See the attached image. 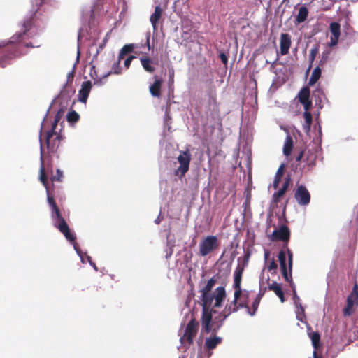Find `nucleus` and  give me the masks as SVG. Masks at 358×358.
Wrapping results in <instances>:
<instances>
[{"mask_svg":"<svg viewBox=\"0 0 358 358\" xmlns=\"http://www.w3.org/2000/svg\"><path fill=\"white\" fill-rule=\"evenodd\" d=\"M34 16L31 15L24 20L22 24V31L14 34L9 41L0 42V67L4 68L10 64L11 61L20 57L23 53L21 45L26 48H39L41 44H34L28 42L27 39L32 38L35 33L34 27Z\"/></svg>","mask_w":358,"mask_h":358,"instance_id":"f257e3e1","label":"nucleus"},{"mask_svg":"<svg viewBox=\"0 0 358 358\" xmlns=\"http://www.w3.org/2000/svg\"><path fill=\"white\" fill-rule=\"evenodd\" d=\"M39 179L43 185L45 187L47 192V200L48 205L51 209V217L54 221V225L58 230L65 236V238L69 241L70 242L73 243L74 248L76 250L78 253H79L78 250L77 248V243L76 242V235L72 233L69 229V225L66 222L62 216L61 211L58 208L54 196H59V190L58 188L55 187L54 184H52V187L50 188L48 185V176L45 173L43 159V157H41V167L39 171Z\"/></svg>","mask_w":358,"mask_h":358,"instance_id":"f03ea898","label":"nucleus"},{"mask_svg":"<svg viewBox=\"0 0 358 358\" xmlns=\"http://www.w3.org/2000/svg\"><path fill=\"white\" fill-rule=\"evenodd\" d=\"M216 282L217 280L215 277L211 278L200 291L201 293L202 303H212L213 300H215L213 308L221 307L227 297L226 290L224 287H217L213 294H210L212 288L214 287Z\"/></svg>","mask_w":358,"mask_h":358,"instance_id":"7ed1b4c3","label":"nucleus"},{"mask_svg":"<svg viewBox=\"0 0 358 358\" xmlns=\"http://www.w3.org/2000/svg\"><path fill=\"white\" fill-rule=\"evenodd\" d=\"M199 324L194 317H192L187 323L185 333L180 338V342L183 345H191L193 344L194 338L198 333Z\"/></svg>","mask_w":358,"mask_h":358,"instance_id":"20e7f679","label":"nucleus"},{"mask_svg":"<svg viewBox=\"0 0 358 358\" xmlns=\"http://www.w3.org/2000/svg\"><path fill=\"white\" fill-rule=\"evenodd\" d=\"M212 303H202V315L201 318L202 329L208 334L213 331V317L212 314L216 311L210 308Z\"/></svg>","mask_w":358,"mask_h":358,"instance_id":"39448f33","label":"nucleus"},{"mask_svg":"<svg viewBox=\"0 0 358 358\" xmlns=\"http://www.w3.org/2000/svg\"><path fill=\"white\" fill-rule=\"evenodd\" d=\"M44 133L45 144L49 152H55L60 145L61 141L63 139L62 135L60 131L57 130H48L44 131Z\"/></svg>","mask_w":358,"mask_h":358,"instance_id":"423d86ee","label":"nucleus"},{"mask_svg":"<svg viewBox=\"0 0 358 358\" xmlns=\"http://www.w3.org/2000/svg\"><path fill=\"white\" fill-rule=\"evenodd\" d=\"M219 241L215 236H207L199 243V253L206 257L219 247Z\"/></svg>","mask_w":358,"mask_h":358,"instance_id":"0eeeda50","label":"nucleus"},{"mask_svg":"<svg viewBox=\"0 0 358 358\" xmlns=\"http://www.w3.org/2000/svg\"><path fill=\"white\" fill-rule=\"evenodd\" d=\"M177 159L180 166L175 170V175L182 178L189 170L191 162V154L188 150L180 151Z\"/></svg>","mask_w":358,"mask_h":358,"instance_id":"6e6552de","label":"nucleus"},{"mask_svg":"<svg viewBox=\"0 0 358 358\" xmlns=\"http://www.w3.org/2000/svg\"><path fill=\"white\" fill-rule=\"evenodd\" d=\"M357 306H358V285L355 284L347 298V305L343 310V315H351L353 313V307Z\"/></svg>","mask_w":358,"mask_h":358,"instance_id":"1a4fd4ad","label":"nucleus"},{"mask_svg":"<svg viewBox=\"0 0 358 358\" xmlns=\"http://www.w3.org/2000/svg\"><path fill=\"white\" fill-rule=\"evenodd\" d=\"M208 107V110L210 111V115H212L213 118H215L219 116L220 108L217 101V94L215 87H211L209 90Z\"/></svg>","mask_w":358,"mask_h":358,"instance_id":"9d476101","label":"nucleus"},{"mask_svg":"<svg viewBox=\"0 0 358 358\" xmlns=\"http://www.w3.org/2000/svg\"><path fill=\"white\" fill-rule=\"evenodd\" d=\"M234 300L231 301V303L229 305H226L224 310H222L224 313V319H226L232 313L237 312L240 308H243V307H248V303L246 301H241L238 302V300L240 299L241 297H237L236 299L234 294Z\"/></svg>","mask_w":358,"mask_h":358,"instance_id":"9b49d317","label":"nucleus"},{"mask_svg":"<svg viewBox=\"0 0 358 358\" xmlns=\"http://www.w3.org/2000/svg\"><path fill=\"white\" fill-rule=\"evenodd\" d=\"M290 238V231L287 226L282 225L273 231L271 240L273 241H282L287 245Z\"/></svg>","mask_w":358,"mask_h":358,"instance_id":"f8f14e48","label":"nucleus"},{"mask_svg":"<svg viewBox=\"0 0 358 358\" xmlns=\"http://www.w3.org/2000/svg\"><path fill=\"white\" fill-rule=\"evenodd\" d=\"M294 197L300 206H307L310 201V194L306 187L302 185L296 188Z\"/></svg>","mask_w":358,"mask_h":358,"instance_id":"ddd939ff","label":"nucleus"},{"mask_svg":"<svg viewBox=\"0 0 358 358\" xmlns=\"http://www.w3.org/2000/svg\"><path fill=\"white\" fill-rule=\"evenodd\" d=\"M244 268L243 266L238 264L237 267L236 268V270L234 271V284L233 287L235 289L234 291V295L236 296V298L241 297L242 294V289H241V280H242V275L243 273Z\"/></svg>","mask_w":358,"mask_h":358,"instance_id":"4468645a","label":"nucleus"},{"mask_svg":"<svg viewBox=\"0 0 358 358\" xmlns=\"http://www.w3.org/2000/svg\"><path fill=\"white\" fill-rule=\"evenodd\" d=\"M299 101L303 106L305 110H309L312 106L310 100V89L308 87H303L298 94Z\"/></svg>","mask_w":358,"mask_h":358,"instance_id":"2eb2a0df","label":"nucleus"},{"mask_svg":"<svg viewBox=\"0 0 358 358\" xmlns=\"http://www.w3.org/2000/svg\"><path fill=\"white\" fill-rule=\"evenodd\" d=\"M329 29L332 34L330 38L329 46L333 47L337 45L341 36V25L338 22H331L329 25Z\"/></svg>","mask_w":358,"mask_h":358,"instance_id":"dca6fc26","label":"nucleus"},{"mask_svg":"<svg viewBox=\"0 0 358 358\" xmlns=\"http://www.w3.org/2000/svg\"><path fill=\"white\" fill-rule=\"evenodd\" d=\"M292 44L291 36L289 34H281L280 38V51L282 55H286L289 53V50Z\"/></svg>","mask_w":358,"mask_h":358,"instance_id":"f3484780","label":"nucleus"},{"mask_svg":"<svg viewBox=\"0 0 358 358\" xmlns=\"http://www.w3.org/2000/svg\"><path fill=\"white\" fill-rule=\"evenodd\" d=\"M92 89L91 81H85L82 83L81 88L78 92V100L82 103H86Z\"/></svg>","mask_w":358,"mask_h":358,"instance_id":"a211bd4d","label":"nucleus"},{"mask_svg":"<svg viewBox=\"0 0 358 358\" xmlns=\"http://www.w3.org/2000/svg\"><path fill=\"white\" fill-rule=\"evenodd\" d=\"M266 290V287L264 288V291H260L259 294L256 296L255 300L253 301L252 303V307L250 308L249 304L248 303V307H243V308H245L247 310V313L253 316L255 315L259 305L260 303L261 299L263 297V296L265 294V291Z\"/></svg>","mask_w":358,"mask_h":358,"instance_id":"6ab92c4d","label":"nucleus"},{"mask_svg":"<svg viewBox=\"0 0 358 358\" xmlns=\"http://www.w3.org/2000/svg\"><path fill=\"white\" fill-rule=\"evenodd\" d=\"M141 64L143 68V69L150 73H153L155 71V66L152 65L153 64H157L158 61L154 62L150 57L148 56H142L140 57Z\"/></svg>","mask_w":358,"mask_h":358,"instance_id":"aec40b11","label":"nucleus"},{"mask_svg":"<svg viewBox=\"0 0 358 358\" xmlns=\"http://www.w3.org/2000/svg\"><path fill=\"white\" fill-rule=\"evenodd\" d=\"M221 343L222 338L214 336L213 337L206 338L204 347L206 350L210 351L215 349Z\"/></svg>","mask_w":358,"mask_h":358,"instance_id":"412c9836","label":"nucleus"},{"mask_svg":"<svg viewBox=\"0 0 358 358\" xmlns=\"http://www.w3.org/2000/svg\"><path fill=\"white\" fill-rule=\"evenodd\" d=\"M163 10L159 6H157L155 8L154 13L151 15L150 17V21L153 27V29L155 30L157 27V24L162 16Z\"/></svg>","mask_w":358,"mask_h":358,"instance_id":"4be33fe9","label":"nucleus"},{"mask_svg":"<svg viewBox=\"0 0 358 358\" xmlns=\"http://www.w3.org/2000/svg\"><path fill=\"white\" fill-rule=\"evenodd\" d=\"M268 289L271 291L274 292L275 294L279 297L282 303H284L285 301L284 292L282 289L280 284L277 283L276 282L268 283Z\"/></svg>","mask_w":358,"mask_h":358,"instance_id":"5701e85b","label":"nucleus"},{"mask_svg":"<svg viewBox=\"0 0 358 358\" xmlns=\"http://www.w3.org/2000/svg\"><path fill=\"white\" fill-rule=\"evenodd\" d=\"M155 82L150 86V92L152 96L155 97H159L161 95V87L162 84V79H157V76H155Z\"/></svg>","mask_w":358,"mask_h":358,"instance_id":"b1692460","label":"nucleus"},{"mask_svg":"<svg viewBox=\"0 0 358 358\" xmlns=\"http://www.w3.org/2000/svg\"><path fill=\"white\" fill-rule=\"evenodd\" d=\"M308 10L306 6H301L299 9L298 15L296 17L295 24H301L305 22L308 16Z\"/></svg>","mask_w":358,"mask_h":358,"instance_id":"393cba45","label":"nucleus"},{"mask_svg":"<svg viewBox=\"0 0 358 358\" xmlns=\"http://www.w3.org/2000/svg\"><path fill=\"white\" fill-rule=\"evenodd\" d=\"M293 147H294L293 139L290 135H287L286 136L284 147H283V154L287 157L289 156L293 150Z\"/></svg>","mask_w":358,"mask_h":358,"instance_id":"a878e982","label":"nucleus"},{"mask_svg":"<svg viewBox=\"0 0 358 358\" xmlns=\"http://www.w3.org/2000/svg\"><path fill=\"white\" fill-rule=\"evenodd\" d=\"M293 294V301H294V304L295 305V306L298 308V311L296 313L297 314V318L300 320V321H302V319L299 317V315L301 313L302 315L304 314V308H303L301 302H300V298L299 297V296L297 295L296 294V291H294V292L292 293Z\"/></svg>","mask_w":358,"mask_h":358,"instance_id":"bb28decb","label":"nucleus"},{"mask_svg":"<svg viewBox=\"0 0 358 358\" xmlns=\"http://www.w3.org/2000/svg\"><path fill=\"white\" fill-rule=\"evenodd\" d=\"M285 171V164H282L278 169L277 172L275 176V178L273 180V187L275 189H277L279 186V184L280 182L281 178L282 175L284 174Z\"/></svg>","mask_w":358,"mask_h":358,"instance_id":"cd10ccee","label":"nucleus"},{"mask_svg":"<svg viewBox=\"0 0 358 358\" xmlns=\"http://www.w3.org/2000/svg\"><path fill=\"white\" fill-rule=\"evenodd\" d=\"M321 73L322 71L320 67L319 66L315 67L312 72V75L308 81V85L312 86L314 84H315L317 81L320 79Z\"/></svg>","mask_w":358,"mask_h":358,"instance_id":"c85d7f7f","label":"nucleus"},{"mask_svg":"<svg viewBox=\"0 0 358 358\" xmlns=\"http://www.w3.org/2000/svg\"><path fill=\"white\" fill-rule=\"evenodd\" d=\"M134 44L124 45L120 50V52L118 55L119 60H122L125 57V55L131 53L134 51Z\"/></svg>","mask_w":358,"mask_h":358,"instance_id":"c756f323","label":"nucleus"},{"mask_svg":"<svg viewBox=\"0 0 358 358\" xmlns=\"http://www.w3.org/2000/svg\"><path fill=\"white\" fill-rule=\"evenodd\" d=\"M224 313L222 311L217 316L213 319V331H217L222 325L223 322L226 320L223 318Z\"/></svg>","mask_w":358,"mask_h":358,"instance_id":"7c9ffc66","label":"nucleus"},{"mask_svg":"<svg viewBox=\"0 0 358 358\" xmlns=\"http://www.w3.org/2000/svg\"><path fill=\"white\" fill-rule=\"evenodd\" d=\"M319 51H320L319 43L315 44L313 45V47L311 48V50H310V53H309L310 64H309L308 69H310L312 67L313 62L315 61V57H316L317 55L318 54Z\"/></svg>","mask_w":358,"mask_h":358,"instance_id":"2f4dec72","label":"nucleus"},{"mask_svg":"<svg viewBox=\"0 0 358 358\" xmlns=\"http://www.w3.org/2000/svg\"><path fill=\"white\" fill-rule=\"evenodd\" d=\"M313 348L317 350L320 346V334L319 332H308Z\"/></svg>","mask_w":358,"mask_h":358,"instance_id":"473e14b6","label":"nucleus"},{"mask_svg":"<svg viewBox=\"0 0 358 358\" xmlns=\"http://www.w3.org/2000/svg\"><path fill=\"white\" fill-rule=\"evenodd\" d=\"M303 117L305 119V123L303 124V129L306 131H309L313 121L312 115L308 110H305L303 113Z\"/></svg>","mask_w":358,"mask_h":358,"instance_id":"72a5a7b5","label":"nucleus"},{"mask_svg":"<svg viewBox=\"0 0 358 358\" xmlns=\"http://www.w3.org/2000/svg\"><path fill=\"white\" fill-rule=\"evenodd\" d=\"M63 113H64V110L62 109H59L57 112V113L55 116L54 121L52 122L50 124V129L49 130L56 131L57 125H58V122L60 121V120L63 115Z\"/></svg>","mask_w":358,"mask_h":358,"instance_id":"f704fd0d","label":"nucleus"},{"mask_svg":"<svg viewBox=\"0 0 358 358\" xmlns=\"http://www.w3.org/2000/svg\"><path fill=\"white\" fill-rule=\"evenodd\" d=\"M67 121L70 123H76L80 119L79 114L75 110H71L66 115Z\"/></svg>","mask_w":358,"mask_h":358,"instance_id":"c9c22d12","label":"nucleus"},{"mask_svg":"<svg viewBox=\"0 0 358 358\" xmlns=\"http://www.w3.org/2000/svg\"><path fill=\"white\" fill-rule=\"evenodd\" d=\"M120 61L121 60H119L118 58L117 60L112 66V71L108 72L106 75L103 76V78H106L112 72L115 74H120L121 73Z\"/></svg>","mask_w":358,"mask_h":358,"instance_id":"e433bc0d","label":"nucleus"},{"mask_svg":"<svg viewBox=\"0 0 358 358\" xmlns=\"http://www.w3.org/2000/svg\"><path fill=\"white\" fill-rule=\"evenodd\" d=\"M280 271H281L282 275L285 281H291L292 280V270L290 271L289 269V271H288L287 267L286 266V267H281Z\"/></svg>","mask_w":358,"mask_h":358,"instance_id":"4c0bfd02","label":"nucleus"},{"mask_svg":"<svg viewBox=\"0 0 358 358\" xmlns=\"http://www.w3.org/2000/svg\"><path fill=\"white\" fill-rule=\"evenodd\" d=\"M278 257L280 262V267H286V252L284 250H281L279 252Z\"/></svg>","mask_w":358,"mask_h":358,"instance_id":"58836bf2","label":"nucleus"},{"mask_svg":"<svg viewBox=\"0 0 358 358\" xmlns=\"http://www.w3.org/2000/svg\"><path fill=\"white\" fill-rule=\"evenodd\" d=\"M64 177L63 172L60 169H57L56 173L51 177V180L54 182H62Z\"/></svg>","mask_w":358,"mask_h":358,"instance_id":"ea45409f","label":"nucleus"},{"mask_svg":"<svg viewBox=\"0 0 358 358\" xmlns=\"http://www.w3.org/2000/svg\"><path fill=\"white\" fill-rule=\"evenodd\" d=\"M285 248L287 249V255H288V266L289 269L291 271L292 270V265H293V254L292 252L288 248L287 245H285L284 246Z\"/></svg>","mask_w":358,"mask_h":358,"instance_id":"a19ab883","label":"nucleus"},{"mask_svg":"<svg viewBox=\"0 0 358 358\" xmlns=\"http://www.w3.org/2000/svg\"><path fill=\"white\" fill-rule=\"evenodd\" d=\"M328 57H329V52H323L322 57L319 62V66H322L327 62Z\"/></svg>","mask_w":358,"mask_h":358,"instance_id":"79ce46f5","label":"nucleus"},{"mask_svg":"<svg viewBox=\"0 0 358 358\" xmlns=\"http://www.w3.org/2000/svg\"><path fill=\"white\" fill-rule=\"evenodd\" d=\"M248 299H249V292L247 290L242 291V294H241L240 299L238 300V302L241 301H246L247 303H248Z\"/></svg>","mask_w":358,"mask_h":358,"instance_id":"37998d69","label":"nucleus"},{"mask_svg":"<svg viewBox=\"0 0 358 358\" xmlns=\"http://www.w3.org/2000/svg\"><path fill=\"white\" fill-rule=\"evenodd\" d=\"M135 58H136V57H135V56H134V55H130V56H129V57L125 59V61H124V66H125V68H126V69H129V66H130V65H131V61H132L134 59H135Z\"/></svg>","mask_w":358,"mask_h":358,"instance_id":"c03bdc74","label":"nucleus"},{"mask_svg":"<svg viewBox=\"0 0 358 358\" xmlns=\"http://www.w3.org/2000/svg\"><path fill=\"white\" fill-rule=\"evenodd\" d=\"M278 268V264L277 263L275 262V261L274 259H272L271 262H270L269 265L268 266V271H275Z\"/></svg>","mask_w":358,"mask_h":358,"instance_id":"a18cd8bd","label":"nucleus"},{"mask_svg":"<svg viewBox=\"0 0 358 358\" xmlns=\"http://www.w3.org/2000/svg\"><path fill=\"white\" fill-rule=\"evenodd\" d=\"M219 57L220 59H221L222 62L224 64V65H227V63H228V57L227 55L224 53V52H221L220 55H219Z\"/></svg>","mask_w":358,"mask_h":358,"instance_id":"49530a36","label":"nucleus"},{"mask_svg":"<svg viewBox=\"0 0 358 358\" xmlns=\"http://www.w3.org/2000/svg\"><path fill=\"white\" fill-rule=\"evenodd\" d=\"M290 180H291L290 178L287 177L280 189H282L284 191L287 192V189H288V187L289 186V184H290Z\"/></svg>","mask_w":358,"mask_h":358,"instance_id":"de8ad7c7","label":"nucleus"},{"mask_svg":"<svg viewBox=\"0 0 358 358\" xmlns=\"http://www.w3.org/2000/svg\"><path fill=\"white\" fill-rule=\"evenodd\" d=\"M304 151H305V150L303 148H300L299 154L295 158V161L296 162H299L301 160V159L303 157Z\"/></svg>","mask_w":358,"mask_h":358,"instance_id":"09e8293b","label":"nucleus"},{"mask_svg":"<svg viewBox=\"0 0 358 358\" xmlns=\"http://www.w3.org/2000/svg\"><path fill=\"white\" fill-rule=\"evenodd\" d=\"M280 199H281L280 196H277V194L275 193H274L272 196V203L273 204H275V206H277V204L280 201Z\"/></svg>","mask_w":358,"mask_h":358,"instance_id":"8fccbe9b","label":"nucleus"},{"mask_svg":"<svg viewBox=\"0 0 358 358\" xmlns=\"http://www.w3.org/2000/svg\"><path fill=\"white\" fill-rule=\"evenodd\" d=\"M280 199H281L280 196H277V194L275 193H274L272 196V203L273 204H275V206H277V204L280 201Z\"/></svg>","mask_w":358,"mask_h":358,"instance_id":"3c124183","label":"nucleus"},{"mask_svg":"<svg viewBox=\"0 0 358 358\" xmlns=\"http://www.w3.org/2000/svg\"><path fill=\"white\" fill-rule=\"evenodd\" d=\"M287 282H289V286L292 288V293L294 292V291H296V285H295L294 282H293V279L292 278L291 281H287Z\"/></svg>","mask_w":358,"mask_h":358,"instance_id":"603ef678","label":"nucleus"},{"mask_svg":"<svg viewBox=\"0 0 358 358\" xmlns=\"http://www.w3.org/2000/svg\"><path fill=\"white\" fill-rule=\"evenodd\" d=\"M47 124H48V120H44L43 122L42 125H41V133L42 132L43 129H45ZM40 141L41 142V134L40 135Z\"/></svg>","mask_w":358,"mask_h":358,"instance_id":"864d4df0","label":"nucleus"},{"mask_svg":"<svg viewBox=\"0 0 358 358\" xmlns=\"http://www.w3.org/2000/svg\"><path fill=\"white\" fill-rule=\"evenodd\" d=\"M275 193L277 194V196L282 197L286 193V192L282 189H280L278 192Z\"/></svg>","mask_w":358,"mask_h":358,"instance_id":"5fc2aeb1","label":"nucleus"},{"mask_svg":"<svg viewBox=\"0 0 358 358\" xmlns=\"http://www.w3.org/2000/svg\"><path fill=\"white\" fill-rule=\"evenodd\" d=\"M170 80H173L174 71L173 69L169 70Z\"/></svg>","mask_w":358,"mask_h":358,"instance_id":"6e6d98bb","label":"nucleus"},{"mask_svg":"<svg viewBox=\"0 0 358 358\" xmlns=\"http://www.w3.org/2000/svg\"><path fill=\"white\" fill-rule=\"evenodd\" d=\"M68 80L73 79V71L69 73L67 75Z\"/></svg>","mask_w":358,"mask_h":358,"instance_id":"4d7b16f0","label":"nucleus"},{"mask_svg":"<svg viewBox=\"0 0 358 358\" xmlns=\"http://www.w3.org/2000/svg\"><path fill=\"white\" fill-rule=\"evenodd\" d=\"M147 45H148V50H150V37L149 36L147 38Z\"/></svg>","mask_w":358,"mask_h":358,"instance_id":"13d9d810","label":"nucleus"},{"mask_svg":"<svg viewBox=\"0 0 358 358\" xmlns=\"http://www.w3.org/2000/svg\"><path fill=\"white\" fill-rule=\"evenodd\" d=\"M264 256H265V259H266L268 257V256H269V252L268 251H266L265 254H264Z\"/></svg>","mask_w":358,"mask_h":358,"instance_id":"bf43d9fd","label":"nucleus"},{"mask_svg":"<svg viewBox=\"0 0 358 358\" xmlns=\"http://www.w3.org/2000/svg\"><path fill=\"white\" fill-rule=\"evenodd\" d=\"M313 357H314V358H322V357H318V356L317 355V353H316V352H315V351L313 352Z\"/></svg>","mask_w":358,"mask_h":358,"instance_id":"052dcab7","label":"nucleus"},{"mask_svg":"<svg viewBox=\"0 0 358 358\" xmlns=\"http://www.w3.org/2000/svg\"><path fill=\"white\" fill-rule=\"evenodd\" d=\"M104 45H105V43H103V44H101V45L99 46V48H100L101 49H102V48L104 47Z\"/></svg>","mask_w":358,"mask_h":358,"instance_id":"680f3d73","label":"nucleus"},{"mask_svg":"<svg viewBox=\"0 0 358 358\" xmlns=\"http://www.w3.org/2000/svg\"><path fill=\"white\" fill-rule=\"evenodd\" d=\"M250 198V194H248V196H247V200H249Z\"/></svg>","mask_w":358,"mask_h":358,"instance_id":"e2e57ef3","label":"nucleus"},{"mask_svg":"<svg viewBox=\"0 0 358 358\" xmlns=\"http://www.w3.org/2000/svg\"><path fill=\"white\" fill-rule=\"evenodd\" d=\"M90 259H91V257H88V260H89V262H90V264H92V262H91V261H90Z\"/></svg>","mask_w":358,"mask_h":358,"instance_id":"0e129e2a","label":"nucleus"},{"mask_svg":"<svg viewBox=\"0 0 358 358\" xmlns=\"http://www.w3.org/2000/svg\"><path fill=\"white\" fill-rule=\"evenodd\" d=\"M41 1V5L44 3L45 0H40Z\"/></svg>","mask_w":358,"mask_h":358,"instance_id":"69168bd1","label":"nucleus"},{"mask_svg":"<svg viewBox=\"0 0 358 358\" xmlns=\"http://www.w3.org/2000/svg\"><path fill=\"white\" fill-rule=\"evenodd\" d=\"M286 1H288V0H283L282 3H285Z\"/></svg>","mask_w":358,"mask_h":358,"instance_id":"338daca9","label":"nucleus"},{"mask_svg":"<svg viewBox=\"0 0 358 358\" xmlns=\"http://www.w3.org/2000/svg\"><path fill=\"white\" fill-rule=\"evenodd\" d=\"M43 149V147H42V144L41 143V150H42Z\"/></svg>","mask_w":358,"mask_h":358,"instance_id":"774afa93","label":"nucleus"}]
</instances>
